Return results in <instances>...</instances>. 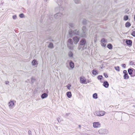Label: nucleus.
<instances>
[{
	"label": "nucleus",
	"mask_w": 135,
	"mask_h": 135,
	"mask_svg": "<svg viewBox=\"0 0 135 135\" xmlns=\"http://www.w3.org/2000/svg\"><path fill=\"white\" fill-rule=\"evenodd\" d=\"M69 26L70 29L69 30V34L68 36V37H72L75 34L80 35L81 37H85L86 36L87 30L85 27L84 26L82 27L83 33L80 35L78 30H75L74 31L71 29L75 28V26L74 24L70 23Z\"/></svg>",
	"instance_id": "f257e3e1"
},
{
	"label": "nucleus",
	"mask_w": 135,
	"mask_h": 135,
	"mask_svg": "<svg viewBox=\"0 0 135 135\" xmlns=\"http://www.w3.org/2000/svg\"><path fill=\"white\" fill-rule=\"evenodd\" d=\"M86 41L84 39L81 40L80 42V44L78 47V49L83 51L86 49Z\"/></svg>",
	"instance_id": "f03ea898"
},
{
	"label": "nucleus",
	"mask_w": 135,
	"mask_h": 135,
	"mask_svg": "<svg viewBox=\"0 0 135 135\" xmlns=\"http://www.w3.org/2000/svg\"><path fill=\"white\" fill-rule=\"evenodd\" d=\"M105 114V112L104 111H97L94 113L95 115L99 116H103Z\"/></svg>",
	"instance_id": "7ed1b4c3"
},
{
	"label": "nucleus",
	"mask_w": 135,
	"mask_h": 135,
	"mask_svg": "<svg viewBox=\"0 0 135 135\" xmlns=\"http://www.w3.org/2000/svg\"><path fill=\"white\" fill-rule=\"evenodd\" d=\"M93 127L95 128H100L101 126V124L98 122H95L93 123Z\"/></svg>",
	"instance_id": "20e7f679"
},
{
	"label": "nucleus",
	"mask_w": 135,
	"mask_h": 135,
	"mask_svg": "<svg viewBox=\"0 0 135 135\" xmlns=\"http://www.w3.org/2000/svg\"><path fill=\"white\" fill-rule=\"evenodd\" d=\"M98 133L101 134H107V131L105 129H101L99 130Z\"/></svg>",
	"instance_id": "39448f33"
},
{
	"label": "nucleus",
	"mask_w": 135,
	"mask_h": 135,
	"mask_svg": "<svg viewBox=\"0 0 135 135\" xmlns=\"http://www.w3.org/2000/svg\"><path fill=\"white\" fill-rule=\"evenodd\" d=\"M14 101L16 102L15 101H13V100H10L9 102L8 103V105L9 108L10 109H12L14 106L15 104Z\"/></svg>",
	"instance_id": "423d86ee"
},
{
	"label": "nucleus",
	"mask_w": 135,
	"mask_h": 135,
	"mask_svg": "<svg viewBox=\"0 0 135 135\" xmlns=\"http://www.w3.org/2000/svg\"><path fill=\"white\" fill-rule=\"evenodd\" d=\"M123 73L124 74L123 76L124 79H128L129 78V76L128 74L127 71L126 70L123 71Z\"/></svg>",
	"instance_id": "0eeeda50"
},
{
	"label": "nucleus",
	"mask_w": 135,
	"mask_h": 135,
	"mask_svg": "<svg viewBox=\"0 0 135 135\" xmlns=\"http://www.w3.org/2000/svg\"><path fill=\"white\" fill-rule=\"evenodd\" d=\"M101 45L103 47H105L106 46V42L104 38H103L101 40Z\"/></svg>",
	"instance_id": "6e6552de"
},
{
	"label": "nucleus",
	"mask_w": 135,
	"mask_h": 135,
	"mask_svg": "<svg viewBox=\"0 0 135 135\" xmlns=\"http://www.w3.org/2000/svg\"><path fill=\"white\" fill-rule=\"evenodd\" d=\"M79 37L77 36H75L73 38L74 42L75 44H76L79 41Z\"/></svg>",
	"instance_id": "1a4fd4ad"
},
{
	"label": "nucleus",
	"mask_w": 135,
	"mask_h": 135,
	"mask_svg": "<svg viewBox=\"0 0 135 135\" xmlns=\"http://www.w3.org/2000/svg\"><path fill=\"white\" fill-rule=\"evenodd\" d=\"M62 15L61 13H58L54 15V17L56 19H59L60 18Z\"/></svg>",
	"instance_id": "9d476101"
},
{
	"label": "nucleus",
	"mask_w": 135,
	"mask_h": 135,
	"mask_svg": "<svg viewBox=\"0 0 135 135\" xmlns=\"http://www.w3.org/2000/svg\"><path fill=\"white\" fill-rule=\"evenodd\" d=\"M80 79V82L81 83H84L85 82V79L83 77H81Z\"/></svg>",
	"instance_id": "9b49d317"
},
{
	"label": "nucleus",
	"mask_w": 135,
	"mask_h": 135,
	"mask_svg": "<svg viewBox=\"0 0 135 135\" xmlns=\"http://www.w3.org/2000/svg\"><path fill=\"white\" fill-rule=\"evenodd\" d=\"M68 47L70 49H73V44H67Z\"/></svg>",
	"instance_id": "f8f14e48"
},
{
	"label": "nucleus",
	"mask_w": 135,
	"mask_h": 135,
	"mask_svg": "<svg viewBox=\"0 0 135 135\" xmlns=\"http://www.w3.org/2000/svg\"><path fill=\"white\" fill-rule=\"evenodd\" d=\"M32 64L33 66H35L36 65H37L38 63L36 60L34 59L32 62Z\"/></svg>",
	"instance_id": "ddd939ff"
},
{
	"label": "nucleus",
	"mask_w": 135,
	"mask_h": 135,
	"mask_svg": "<svg viewBox=\"0 0 135 135\" xmlns=\"http://www.w3.org/2000/svg\"><path fill=\"white\" fill-rule=\"evenodd\" d=\"M126 43L128 45H131L132 44V41L131 40H128L126 41Z\"/></svg>",
	"instance_id": "4468645a"
},
{
	"label": "nucleus",
	"mask_w": 135,
	"mask_h": 135,
	"mask_svg": "<svg viewBox=\"0 0 135 135\" xmlns=\"http://www.w3.org/2000/svg\"><path fill=\"white\" fill-rule=\"evenodd\" d=\"M69 66L71 68L73 69L74 66V63L72 61H71L69 62Z\"/></svg>",
	"instance_id": "2eb2a0df"
},
{
	"label": "nucleus",
	"mask_w": 135,
	"mask_h": 135,
	"mask_svg": "<svg viewBox=\"0 0 135 135\" xmlns=\"http://www.w3.org/2000/svg\"><path fill=\"white\" fill-rule=\"evenodd\" d=\"M103 85L105 88H107L109 84L107 81H105Z\"/></svg>",
	"instance_id": "dca6fc26"
},
{
	"label": "nucleus",
	"mask_w": 135,
	"mask_h": 135,
	"mask_svg": "<svg viewBox=\"0 0 135 135\" xmlns=\"http://www.w3.org/2000/svg\"><path fill=\"white\" fill-rule=\"evenodd\" d=\"M47 95L46 93H44L42 94L41 95V97L42 99H44L47 97Z\"/></svg>",
	"instance_id": "f3484780"
},
{
	"label": "nucleus",
	"mask_w": 135,
	"mask_h": 135,
	"mask_svg": "<svg viewBox=\"0 0 135 135\" xmlns=\"http://www.w3.org/2000/svg\"><path fill=\"white\" fill-rule=\"evenodd\" d=\"M133 70L134 69H128V72L129 74L131 75Z\"/></svg>",
	"instance_id": "a211bd4d"
},
{
	"label": "nucleus",
	"mask_w": 135,
	"mask_h": 135,
	"mask_svg": "<svg viewBox=\"0 0 135 135\" xmlns=\"http://www.w3.org/2000/svg\"><path fill=\"white\" fill-rule=\"evenodd\" d=\"M66 95L69 98H70L71 96V94L70 92H68L66 93Z\"/></svg>",
	"instance_id": "6ab92c4d"
},
{
	"label": "nucleus",
	"mask_w": 135,
	"mask_h": 135,
	"mask_svg": "<svg viewBox=\"0 0 135 135\" xmlns=\"http://www.w3.org/2000/svg\"><path fill=\"white\" fill-rule=\"evenodd\" d=\"M98 71L97 70L94 69L92 71L93 74L95 75H96L98 74Z\"/></svg>",
	"instance_id": "aec40b11"
},
{
	"label": "nucleus",
	"mask_w": 135,
	"mask_h": 135,
	"mask_svg": "<svg viewBox=\"0 0 135 135\" xmlns=\"http://www.w3.org/2000/svg\"><path fill=\"white\" fill-rule=\"evenodd\" d=\"M69 56L71 57H73V53L71 51H69L68 53Z\"/></svg>",
	"instance_id": "412c9836"
},
{
	"label": "nucleus",
	"mask_w": 135,
	"mask_h": 135,
	"mask_svg": "<svg viewBox=\"0 0 135 135\" xmlns=\"http://www.w3.org/2000/svg\"><path fill=\"white\" fill-rule=\"evenodd\" d=\"M48 47L50 48H54L53 44L52 43H50L48 45Z\"/></svg>",
	"instance_id": "4be33fe9"
},
{
	"label": "nucleus",
	"mask_w": 135,
	"mask_h": 135,
	"mask_svg": "<svg viewBox=\"0 0 135 135\" xmlns=\"http://www.w3.org/2000/svg\"><path fill=\"white\" fill-rule=\"evenodd\" d=\"M131 25L130 23L129 22H127L125 24V26L126 27H129Z\"/></svg>",
	"instance_id": "5701e85b"
},
{
	"label": "nucleus",
	"mask_w": 135,
	"mask_h": 135,
	"mask_svg": "<svg viewBox=\"0 0 135 135\" xmlns=\"http://www.w3.org/2000/svg\"><path fill=\"white\" fill-rule=\"evenodd\" d=\"M93 97L94 99H97L98 98L97 94L96 93L94 94L93 95Z\"/></svg>",
	"instance_id": "b1692460"
},
{
	"label": "nucleus",
	"mask_w": 135,
	"mask_h": 135,
	"mask_svg": "<svg viewBox=\"0 0 135 135\" xmlns=\"http://www.w3.org/2000/svg\"><path fill=\"white\" fill-rule=\"evenodd\" d=\"M107 47L109 49H112V46L110 44H108Z\"/></svg>",
	"instance_id": "393cba45"
},
{
	"label": "nucleus",
	"mask_w": 135,
	"mask_h": 135,
	"mask_svg": "<svg viewBox=\"0 0 135 135\" xmlns=\"http://www.w3.org/2000/svg\"><path fill=\"white\" fill-rule=\"evenodd\" d=\"M131 77H134L135 76V70H133L132 73L131 75Z\"/></svg>",
	"instance_id": "a878e982"
},
{
	"label": "nucleus",
	"mask_w": 135,
	"mask_h": 135,
	"mask_svg": "<svg viewBox=\"0 0 135 135\" xmlns=\"http://www.w3.org/2000/svg\"><path fill=\"white\" fill-rule=\"evenodd\" d=\"M67 44H73L72 40L71 39H68Z\"/></svg>",
	"instance_id": "bb28decb"
},
{
	"label": "nucleus",
	"mask_w": 135,
	"mask_h": 135,
	"mask_svg": "<svg viewBox=\"0 0 135 135\" xmlns=\"http://www.w3.org/2000/svg\"><path fill=\"white\" fill-rule=\"evenodd\" d=\"M115 70L117 71H120L119 67L118 66L115 67Z\"/></svg>",
	"instance_id": "cd10ccee"
},
{
	"label": "nucleus",
	"mask_w": 135,
	"mask_h": 135,
	"mask_svg": "<svg viewBox=\"0 0 135 135\" xmlns=\"http://www.w3.org/2000/svg\"><path fill=\"white\" fill-rule=\"evenodd\" d=\"M128 17L127 16H125L124 17L123 20H124L126 21L128 19Z\"/></svg>",
	"instance_id": "c85d7f7f"
},
{
	"label": "nucleus",
	"mask_w": 135,
	"mask_h": 135,
	"mask_svg": "<svg viewBox=\"0 0 135 135\" xmlns=\"http://www.w3.org/2000/svg\"><path fill=\"white\" fill-rule=\"evenodd\" d=\"M74 2L76 4H78L80 2V1L79 0H75Z\"/></svg>",
	"instance_id": "c756f323"
},
{
	"label": "nucleus",
	"mask_w": 135,
	"mask_h": 135,
	"mask_svg": "<svg viewBox=\"0 0 135 135\" xmlns=\"http://www.w3.org/2000/svg\"><path fill=\"white\" fill-rule=\"evenodd\" d=\"M103 78L102 75H99L98 77V78L99 79L101 80Z\"/></svg>",
	"instance_id": "7c9ffc66"
},
{
	"label": "nucleus",
	"mask_w": 135,
	"mask_h": 135,
	"mask_svg": "<svg viewBox=\"0 0 135 135\" xmlns=\"http://www.w3.org/2000/svg\"><path fill=\"white\" fill-rule=\"evenodd\" d=\"M71 86V85L70 84H68L67 86V88L68 89H70V87Z\"/></svg>",
	"instance_id": "2f4dec72"
},
{
	"label": "nucleus",
	"mask_w": 135,
	"mask_h": 135,
	"mask_svg": "<svg viewBox=\"0 0 135 135\" xmlns=\"http://www.w3.org/2000/svg\"><path fill=\"white\" fill-rule=\"evenodd\" d=\"M131 35L134 37H135V31H133L131 34Z\"/></svg>",
	"instance_id": "473e14b6"
},
{
	"label": "nucleus",
	"mask_w": 135,
	"mask_h": 135,
	"mask_svg": "<svg viewBox=\"0 0 135 135\" xmlns=\"http://www.w3.org/2000/svg\"><path fill=\"white\" fill-rule=\"evenodd\" d=\"M86 21H87L86 20H84L83 21V24H85L86 23Z\"/></svg>",
	"instance_id": "72a5a7b5"
},
{
	"label": "nucleus",
	"mask_w": 135,
	"mask_h": 135,
	"mask_svg": "<svg viewBox=\"0 0 135 135\" xmlns=\"http://www.w3.org/2000/svg\"><path fill=\"white\" fill-rule=\"evenodd\" d=\"M24 16V15L23 13H22L20 15V17L21 18H23V17Z\"/></svg>",
	"instance_id": "f704fd0d"
},
{
	"label": "nucleus",
	"mask_w": 135,
	"mask_h": 135,
	"mask_svg": "<svg viewBox=\"0 0 135 135\" xmlns=\"http://www.w3.org/2000/svg\"><path fill=\"white\" fill-rule=\"evenodd\" d=\"M104 75L106 78H107L108 77V76L107 75V74L105 73H104Z\"/></svg>",
	"instance_id": "c9c22d12"
},
{
	"label": "nucleus",
	"mask_w": 135,
	"mask_h": 135,
	"mask_svg": "<svg viewBox=\"0 0 135 135\" xmlns=\"http://www.w3.org/2000/svg\"><path fill=\"white\" fill-rule=\"evenodd\" d=\"M130 65H134V63L132 61H131L130 62Z\"/></svg>",
	"instance_id": "e433bc0d"
},
{
	"label": "nucleus",
	"mask_w": 135,
	"mask_h": 135,
	"mask_svg": "<svg viewBox=\"0 0 135 135\" xmlns=\"http://www.w3.org/2000/svg\"><path fill=\"white\" fill-rule=\"evenodd\" d=\"M35 81V79L33 78H31V81L33 83Z\"/></svg>",
	"instance_id": "4c0bfd02"
},
{
	"label": "nucleus",
	"mask_w": 135,
	"mask_h": 135,
	"mask_svg": "<svg viewBox=\"0 0 135 135\" xmlns=\"http://www.w3.org/2000/svg\"><path fill=\"white\" fill-rule=\"evenodd\" d=\"M17 18V16L16 15L13 16V18L14 19H16Z\"/></svg>",
	"instance_id": "58836bf2"
},
{
	"label": "nucleus",
	"mask_w": 135,
	"mask_h": 135,
	"mask_svg": "<svg viewBox=\"0 0 135 135\" xmlns=\"http://www.w3.org/2000/svg\"><path fill=\"white\" fill-rule=\"evenodd\" d=\"M9 81H6L5 82V83L6 84H8V83H9Z\"/></svg>",
	"instance_id": "ea45409f"
},
{
	"label": "nucleus",
	"mask_w": 135,
	"mask_h": 135,
	"mask_svg": "<svg viewBox=\"0 0 135 135\" xmlns=\"http://www.w3.org/2000/svg\"><path fill=\"white\" fill-rule=\"evenodd\" d=\"M125 66H126V65L125 64H123L122 65V66L123 67H124V68H125Z\"/></svg>",
	"instance_id": "a19ab883"
},
{
	"label": "nucleus",
	"mask_w": 135,
	"mask_h": 135,
	"mask_svg": "<svg viewBox=\"0 0 135 135\" xmlns=\"http://www.w3.org/2000/svg\"><path fill=\"white\" fill-rule=\"evenodd\" d=\"M28 133L29 134V135H31V131H28Z\"/></svg>",
	"instance_id": "79ce46f5"
},
{
	"label": "nucleus",
	"mask_w": 135,
	"mask_h": 135,
	"mask_svg": "<svg viewBox=\"0 0 135 135\" xmlns=\"http://www.w3.org/2000/svg\"><path fill=\"white\" fill-rule=\"evenodd\" d=\"M46 2H47L48 0H45Z\"/></svg>",
	"instance_id": "37998d69"
},
{
	"label": "nucleus",
	"mask_w": 135,
	"mask_h": 135,
	"mask_svg": "<svg viewBox=\"0 0 135 135\" xmlns=\"http://www.w3.org/2000/svg\"><path fill=\"white\" fill-rule=\"evenodd\" d=\"M59 2H60L61 1V0H59Z\"/></svg>",
	"instance_id": "c03bdc74"
},
{
	"label": "nucleus",
	"mask_w": 135,
	"mask_h": 135,
	"mask_svg": "<svg viewBox=\"0 0 135 135\" xmlns=\"http://www.w3.org/2000/svg\"><path fill=\"white\" fill-rule=\"evenodd\" d=\"M134 65H135V62L134 63Z\"/></svg>",
	"instance_id": "a18cd8bd"
},
{
	"label": "nucleus",
	"mask_w": 135,
	"mask_h": 135,
	"mask_svg": "<svg viewBox=\"0 0 135 135\" xmlns=\"http://www.w3.org/2000/svg\"><path fill=\"white\" fill-rule=\"evenodd\" d=\"M51 41H53V40L52 39V40H51Z\"/></svg>",
	"instance_id": "49530a36"
},
{
	"label": "nucleus",
	"mask_w": 135,
	"mask_h": 135,
	"mask_svg": "<svg viewBox=\"0 0 135 135\" xmlns=\"http://www.w3.org/2000/svg\"><path fill=\"white\" fill-rule=\"evenodd\" d=\"M66 114L67 115H68V114Z\"/></svg>",
	"instance_id": "de8ad7c7"
},
{
	"label": "nucleus",
	"mask_w": 135,
	"mask_h": 135,
	"mask_svg": "<svg viewBox=\"0 0 135 135\" xmlns=\"http://www.w3.org/2000/svg\"><path fill=\"white\" fill-rule=\"evenodd\" d=\"M87 135H90L88 134H87Z\"/></svg>",
	"instance_id": "09e8293b"
}]
</instances>
